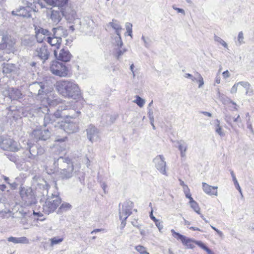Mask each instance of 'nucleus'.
<instances>
[{
  "label": "nucleus",
  "instance_id": "1",
  "mask_svg": "<svg viewBox=\"0 0 254 254\" xmlns=\"http://www.w3.org/2000/svg\"><path fill=\"white\" fill-rule=\"evenodd\" d=\"M56 89L63 96L69 99L76 100L81 96L78 85L72 80L63 79L57 81Z\"/></svg>",
  "mask_w": 254,
  "mask_h": 254
},
{
  "label": "nucleus",
  "instance_id": "2",
  "mask_svg": "<svg viewBox=\"0 0 254 254\" xmlns=\"http://www.w3.org/2000/svg\"><path fill=\"white\" fill-rule=\"evenodd\" d=\"M23 157L28 162L31 160L46 162L47 159L45 148L37 143H32L29 141L27 142L26 150L23 152Z\"/></svg>",
  "mask_w": 254,
  "mask_h": 254
},
{
  "label": "nucleus",
  "instance_id": "3",
  "mask_svg": "<svg viewBox=\"0 0 254 254\" xmlns=\"http://www.w3.org/2000/svg\"><path fill=\"white\" fill-rule=\"evenodd\" d=\"M47 9H51L50 6L58 7V10L53 9L52 11L51 18L55 24H58L64 15V7L67 2L68 0H43Z\"/></svg>",
  "mask_w": 254,
  "mask_h": 254
},
{
  "label": "nucleus",
  "instance_id": "4",
  "mask_svg": "<svg viewBox=\"0 0 254 254\" xmlns=\"http://www.w3.org/2000/svg\"><path fill=\"white\" fill-rule=\"evenodd\" d=\"M78 102L67 103L59 106L56 111V116L62 117L63 119H75L79 116L80 112L77 109Z\"/></svg>",
  "mask_w": 254,
  "mask_h": 254
},
{
  "label": "nucleus",
  "instance_id": "5",
  "mask_svg": "<svg viewBox=\"0 0 254 254\" xmlns=\"http://www.w3.org/2000/svg\"><path fill=\"white\" fill-rule=\"evenodd\" d=\"M54 165L59 166L61 170L60 176L63 179H68L71 178L73 173V165L68 158L59 157L57 160L54 159Z\"/></svg>",
  "mask_w": 254,
  "mask_h": 254
},
{
  "label": "nucleus",
  "instance_id": "6",
  "mask_svg": "<svg viewBox=\"0 0 254 254\" xmlns=\"http://www.w3.org/2000/svg\"><path fill=\"white\" fill-rule=\"evenodd\" d=\"M47 196L45 202L42 203L41 200L40 203L42 205V212L48 215L55 211L61 203L62 200L58 193L54 192L52 193L51 195H48Z\"/></svg>",
  "mask_w": 254,
  "mask_h": 254
},
{
  "label": "nucleus",
  "instance_id": "7",
  "mask_svg": "<svg viewBox=\"0 0 254 254\" xmlns=\"http://www.w3.org/2000/svg\"><path fill=\"white\" fill-rule=\"evenodd\" d=\"M19 194L25 205L29 206L36 203L37 201L36 196L31 187L20 186Z\"/></svg>",
  "mask_w": 254,
  "mask_h": 254
},
{
  "label": "nucleus",
  "instance_id": "8",
  "mask_svg": "<svg viewBox=\"0 0 254 254\" xmlns=\"http://www.w3.org/2000/svg\"><path fill=\"white\" fill-rule=\"evenodd\" d=\"M37 6L23 5L19 6L11 11V14L14 16H19L25 18L32 17V12H37Z\"/></svg>",
  "mask_w": 254,
  "mask_h": 254
},
{
  "label": "nucleus",
  "instance_id": "9",
  "mask_svg": "<svg viewBox=\"0 0 254 254\" xmlns=\"http://www.w3.org/2000/svg\"><path fill=\"white\" fill-rule=\"evenodd\" d=\"M50 70L54 75L61 77H66L69 73L68 68L65 64L58 61H53L51 63Z\"/></svg>",
  "mask_w": 254,
  "mask_h": 254
},
{
  "label": "nucleus",
  "instance_id": "10",
  "mask_svg": "<svg viewBox=\"0 0 254 254\" xmlns=\"http://www.w3.org/2000/svg\"><path fill=\"white\" fill-rule=\"evenodd\" d=\"M32 185L35 187L36 190L40 192L43 196H48L50 187L44 179L35 175L33 177Z\"/></svg>",
  "mask_w": 254,
  "mask_h": 254
},
{
  "label": "nucleus",
  "instance_id": "11",
  "mask_svg": "<svg viewBox=\"0 0 254 254\" xmlns=\"http://www.w3.org/2000/svg\"><path fill=\"white\" fill-rule=\"evenodd\" d=\"M37 113H38L39 115H41V114H44V125L45 127L48 125L53 124L56 122V119L62 118V117H57L55 116L56 111L53 115L49 114V109L47 106H41L37 109Z\"/></svg>",
  "mask_w": 254,
  "mask_h": 254
},
{
  "label": "nucleus",
  "instance_id": "12",
  "mask_svg": "<svg viewBox=\"0 0 254 254\" xmlns=\"http://www.w3.org/2000/svg\"><path fill=\"white\" fill-rule=\"evenodd\" d=\"M15 39L6 33L3 34L0 43V50L6 49L8 53H13L15 50Z\"/></svg>",
  "mask_w": 254,
  "mask_h": 254
},
{
  "label": "nucleus",
  "instance_id": "13",
  "mask_svg": "<svg viewBox=\"0 0 254 254\" xmlns=\"http://www.w3.org/2000/svg\"><path fill=\"white\" fill-rule=\"evenodd\" d=\"M0 146L3 150L11 152H17L21 147L18 142L9 137H6L0 141Z\"/></svg>",
  "mask_w": 254,
  "mask_h": 254
},
{
  "label": "nucleus",
  "instance_id": "14",
  "mask_svg": "<svg viewBox=\"0 0 254 254\" xmlns=\"http://www.w3.org/2000/svg\"><path fill=\"white\" fill-rule=\"evenodd\" d=\"M45 83L35 81L29 85V90L33 96L39 98L40 96L45 94Z\"/></svg>",
  "mask_w": 254,
  "mask_h": 254
},
{
  "label": "nucleus",
  "instance_id": "15",
  "mask_svg": "<svg viewBox=\"0 0 254 254\" xmlns=\"http://www.w3.org/2000/svg\"><path fill=\"white\" fill-rule=\"evenodd\" d=\"M2 95L11 100H17L23 98L21 91L17 88L6 87L2 91Z\"/></svg>",
  "mask_w": 254,
  "mask_h": 254
},
{
  "label": "nucleus",
  "instance_id": "16",
  "mask_svg": "<svg viewBox=\"0 0 254 254\" xmlns=\"http://www.w3.org/2000/svg\"><path fill=\"white\" fill-rule=\"evenodd\" d=\"M134 206L133 202L129 200L126 201L122 205V208L119 209L120 219L123 217L128 218L132 214V209Z\"/></svg>",
  "mask_w": 254,
  "mask_h": 254
},
{
  "label": "nucleus",
  "instance_id": "17",
  "mask_svg": "<svg viewBox=\"0 0 254 254\" xmlns=\"http://www.w3.org/2000/svg\"><path fill=\"white\" fill-rule=\"evenodd\" d=\"M153 162L155 164V168L161 174L165 175H167V172L166 171V162L165 161V158L163 155H157L153 159Z\"/></svg>",
  "mask_w": 254,
  "mask_h": 254
},
{
  "label": "nucleus",
  "instance_id": "18",
  "mask_svg": "<svg viewBox=\"0 0 254 254\" xmlns=\"http://www.w3.org/2000/svg\"><path fill=\"white\" fill-rule=\"evenodd\" d=\"M51 136V132L47 129L34 130L32 133V137L37 141L47 140Z\"/></svg>",
  "mask_w": 254,
  "mask_h": 254
},
{
  "label": "nucleus",
  "instance_id": "19",
  "mask_svg": "<svg viewBox=\"0 0 254 254\" xmlns=\"http://www.w3.org/2000/svg\"><path fill=\"white\" fill-rule=\"evenodd\" d=\"M54 55L58 61L65 63L69 62L72 57L70 52L65 48L61 49L59 54L57 51L54 50Z\"/></svg>",
  "mask_w": 254,
  "mask_h": 254
},
{
  "label": "nucleus",
  "instance_id": "20",
  "mask_svg": "<svg viewBox=\"0 0 254 254\" xmlns=\"http://www.w3.org/2000/svg\"><path fill=\"white\" fill-rule=\"evenodd\" d=\"M87 138L91 142L97 141L99 138V130L92 125H90L86 129Z\"/></svg>",
  "mask_w": 254,
  "mask_h": 254
},
{
  "label": "nucleus",
  "instance_id": "21",
  "mask_svg": "<svg viewBox=\"0 0 254 254\" xmlns=\"http://www.w3.org/2000/svg\"><path fill=\"white\" fill-rule=\"evenodd\" d=\"M35 55L44 62L48 59L50 52L48 50L47 47L45 45H43L40 47L37 48L35 52Z\"/></svg>",
  "mask_w": 254,
  "mask_h": 254
},
{
  "label": "nucleus",
  "instance_id": "22",
  "mask_svg": "<svg viewBox=\"0 0 254 254\" xmlns=\"http://www.w3.org/2000/svg\"><path fill=\"white\" fill-rule=\"evenodd\" d=\"M62 126L67 133H72L78 130V126L76 122L65 121Z\"/></svg>",
  "mask_w": 254,
  "mask_h": 254
},
{
  "label": "nucleus",
  "instance_id": "23",
  "mask_svg": "<svg viewBox=\"0 0 254 254\" xmlns=\"http://www.w3.org/2000/svg\"><path fill=\"white\" fill-rule=\"evenodd\" d=\"M176 142L178 144V148L180 151L181 157L182 158L185 157L188 147V143L184 140H177Z\"/></svg>",
  "mask_w": 254,
  "mask_h": 254
},
{
  "label": "nucleus",
  "instance_id": "24",
  "mask_svg": "<svg viewBox=\"0 0 254 254\" xmlns=\"http://www.w3.org/2000/svg\"><path fill=\"white\" fill-rule=\"evenodd\" d=\"M179 239L181 241L183 244L188 249H193L194 247L193 245L194 240L188 238L183 235H179Z\"/></svg>",
  "mask_w": 254,
  "mask_h": 254
},
{
  "label": "nucleus",
  "instance_id": "25",
  "mask_svg": "<svg viewBox=\"0 0 254 254\" xmlns=\"http://www.w3.org/2000/svg\"><path fill=\"white\" fill-rule=\"evenodd\" d=\"M217 187H213L205 183H202L203 190L207 194L217 195Z\"/></svg>",
  "mask_w": 254,
  "mask_h": 254
},
{
  "label": "nucleus",
  "instance_id": "26",
  "mask_svg": "<svg viewBox=\"0 0 254 254\" xmlns=\"http://www.w3.org/2000/svg\"><path fill=\"white\" fill-rule=\"evenodd\" d=\"M52 31L54 35L59 38H62V37H66L68 35L67 30L62 26L54 28Z\"/></svg>",
  "mask_w": 254,
  "mask_h": 254
},
{
  "label": "nucleus",
  "instance_id": "27",
  "mask_svg": "<svg viewBox=\"0 0 254 254\" xmlns=\"http://www.w3.org/2000/svg\"><path fill=\"white\" fill-rule=\"evenodd\" d=\"M67 140V137L66 136L63 137H60L57 136L55 139V145L60 147V151H63L65 150L66 147V144L65 142Z\"/></svg>",
  "mask_w": 254,
  "mask_h": 254
},
{
  "label": "nucleus",
  "instance_id": "28",
  "mask_svg": "<svg viewBox=\"0 0 254 254\" xmlns=\"http://www.w3.org/2000/svg\"><path fill=\"white\" fill-rule=\"evenodd\" d=\"M47 41L52 46H55L57 49H59L62 41V38H59L53 35V37H48Z\"/></svg>",
  "mask_w": 254,
  "mask_h": 254
},
{
  "label": "nucleus",
  "instance_id": "29",
  "mask_svg": "<svg viewBox=\"0 0 254 254\" xmlns=\"http://www.w3.org/2000/svg\"><path fill=\"white\" fill-rule=\"evenodd\" d=\"M109 24L115 30V33L117 35L121 34L122 27L119 21L117 20L113 19L112 22H109Z\"/></svg>",
  "mask_w": 254,
  "mask_h": 254
},
{
  "label": "nucleus",
  "instance_id": "30",
  "mask_svg": "<svg viewBox=\"0 0 254 254\" xmlns=\"http://www.w3.org/2000/svg\"><path fill=\"white\" fill-rule=\"evenodd\" d=\"M36 43V41L33 37L24 38L23 40H22L21 41V44L22 45L29 48L32 47L35 45Z\"/></svg>",
  "mask_w": 254,
  "mask_h": 254
},
{
  "label": "nucleus",
  "instance_id": "31",
  "mask_svg": "<svg viewBox=\"0 0 254 254\" xmlns=\"http://www.w3.org/2000/svg\"><path fill=\"white\" fill-rule=\"evenodd\" d=\"M15 69V65L13 64L4 63L2 67L3 73L8 74L12 72Z\"/></svg>",
  "mask_w": 254,
  "mask_h": 254
},
{
  "label": "nucleus",
  "instance_id": "32",
  "mask_svg": "<svg viewBox=\"0 0 254 254\" xmlns=\"http://www.w3.org/2000/svg\"><path fill=\"white\" fill-rule=\"evenodd\" d=\"M238 85L243 86L246 90V94L251 96L253 94V90L251 88V84L247 81H240L237 82Z\"/></svg>",
  "mask_w": 254,
  "mask_h": 254
},
{
  "label": "nucleus",
  "instance_id": "33",
  "mask_svg": "<svg viewBox=\"0 0 254 254\" xmlns=\"http://www.w3.org/2000/svg\"><path fill=\"white\" fill-rule=\"evenodd\" d=\"M7 116L8 118H12L14 120H17L18 119L22 117L20 115V112L18 110H9Z\"/></svg>",
  "mask_w": 254,
  "mask_h": 254
},
{
  "label": "nucleus",
  "instance_id": "34",
  "mask_svg": "<svg viewBox=\"0 0 254 254\" xmlns=\"http://www.w3.org/2000/svg\"><path fill=\"white\" fill-rule=\"evenodd\" d=\"M21 2L23 5H29L31 6H40L41 8L46 7V4L43 3L42 1H39L37 3H35L33 1V0H21Z\"/></svg>",
  "mask_w": 254,
  "mask_h": 254
},
{
  "label": "nucleus",
  "instance_id": "35",
  "mask_svg": "<svg viewBox=\"0 0 254 254\" xmlns=\"http://www.w3.org/2000/svg\"><path fill=\"white\" fill-rule=\"evenodd\" d=\"M64 16H65L67 19L72 21V19L77 18L76 12L74 10H71L70 12H64Z\"/></svg>",
  "mask_w": 254,
  "mask_h": 254
},
{
  "label": "nucleus",
  "instance_id": "36",
  "mask_svg": "<svg viewBox=\"0 0 254 254\" xmlns=\"http://www.w3.org/2000/svg\"><path fill=\"white\" fill-rule=\"evenodd\" d=\"M141 39L143 42L144 46L147 49H149L152 43V40L150 39V38L148 37H145L144 36L142 35L141 36Z\"/></svg>",
  "mask_w": 254,
  "mask_h": 254
},
{
  "label": "nucleus",
  "instance_id": "37",
  "mask_svg": "<svg viewBox=\"0 0 254 254\" xmlns=\"http://www.w3.org/2000/svg\"><path fill=\"white\" fill-rule=\"evenodd\" d=\"M118 117V115H106L105 116L103 117V119L104 118H106V120H107V124H113L115 121L117 119Z\"/></svg>",
  "mask_w": 254,
  "mask_h": 254
},
{
  "label": "nucleus",
  "instance_id": "38",
  "mask_svg": "<svg viewBox=\"0 0 254 254\" xmlns=\"http://www.w3.org/2000/svg\"><path fill=\"white\" fill-rule=\"evenodd\" d=\"M127 49L126 48L121 49V48H117L115 50V56L118 60H119L120 58L123 54L127 52Z\"/></svg>",
  "mask_w": 254,
  "mask_h": 254
},
{
  "label": "nucleus",
  "instance_id": "39",
  "mask_svg": "<svg viewBox=\"0 0 254 254\" xmlns=\"http://www.w3.org/2000/svg\"><path fill=\"white\" fill-rule=\"evenodd\" d=\"M35 30V33L36 34H38V36L42 35L43 36L45 37V36H48L50 34V32L48 30L43 28H36Z\"/></svg>",
  "mask_w": 254,
  "mask_h": 254
},
{
  "label": "nucleus",
  "instance_id": "40",
  "mask_svg": "<svg viewBox=\"0 0 254 254\" xmlns=\"http://www.w3.org/2000/svg\"><path fill=\"white\" fill-rule=\"evenodd\" d=\"M190 203V204L191 207L194 210V211L197 214H200V208L198 206V204L195 201L193 200V199H191V202Z\"/></svg>",
  "mask_w": 254,
  "mask_h": 254
},
{
  "label": "nucleus",
  "instance_id": "41",
  "mask_svg": "<svg viewBox=\"0 0 254 254\" xmlns=\"http://www.w3.org/2000/svg\"><path fill=\"white\" fill-rule=\"evenodd\" d=\"M114 44L117 48H122L123 45V43L122 40L121 34L119 35H117L115 37V41Z\"/></svg>",
  "mask_w": 254,
  "mask_h": 254
},
{
  "label": "nucleus",
  "instance_id": "42",
  "mask_svg": "<svg viewBox=\"0 0 254 254\" xmlns=\"http://www.w3.org/2000/svg\"><path fill=\"white\" fill-rule=\"evenodd\" d=\"M76 22L77 24L75 25H71L69 26V29L72 32H73L75 29L79 30L81 27V20L80 19H77L76 20Z\"/></svg>",
  "mask_w": 254,
  "mask_h": 254
},
{
  "label": "nucleus",
  "instance_id": "43",
  "mask_svg": "<svg viewBox=\"0 0 254 254\" xmlns=\"http://www.w3.org/2000/svg\"><path fill=\"white\" fill-rule=\"evenodd\" d=\"M231 175L233 179V181L234 182V184L236 188L239 191L240 193H242L241 189L240 187V185L238 182V181L236 178V176L235 175V174L234 173V171L231 170Z\"/></svg>",
  "mask_w": 254,
  "mask_h": 254
},
{
  "label": "nucleus",
  "instance_id": "44",
  "mask_svg": "<svg viewBox=\"0 0 254 254\" xmlns=\"http://www.w3.org/2000/svg\"><path fill=\"white\" fill-rule=\"evenodd\" d=\"M216 127L215 129V131L220 136H223L225 135L224 132L223 131L222 128L220 126V121L218 119L216 120Z\"/></svg>",
  "mask_w": 254,
  "mask_h": 254
},
{
  "label": "nucleus",
  "instance_id": "45",
  "mask_svg": "<svg viewBox=\"0 0 254 254\" xmlns=\"http://www.w3.org/2000/svg\"><path fill=\"white\" fill-rule=\"evenodd\" d=\"M6 157L11 162L16 163L18 160V156L12 153L5 154Z\"/></svg>",
  "mask_w": 254,
  "mask_h": 254
},
{
  "label": "nucleus",
  "instance_id": "46",
  "mask_svg": "<svg viewBox=\"0 0 254 254\" xmlns=\"http://www.w3.org/2000/svg\"><path fill=\"white\" fill-rule=\"evenodd\" d=\"M63 240L64 239L63 238L54 237L51 238L50 239V241H51V246L52 247L54 245L58 244L62 242Z\"/></svg>",
  "mask_w": 254,
  "mask_h": 254
},
{
  "label": "nucleus",
  "instance_id": "47",
  "mask_svg": "<svg viewBox=\"0 0 254 254\" xmlns=\"http://www.w3.org/2000/svg\"><path fill=\"white\" fill-rule=\"evenodd\" d=\"M214 40L215 41L220 43L224 47L227 48H228V45L220 37H218V36L215 35L214 37Z\"/></svg>",
  "mask_w": 254,
  "mask_h": 254
},
{
  "label": "nucleus",
  "instance_id": "48",
  "mask_svg": "<svg viewBox=\"0 0 254 254\" xmlns=\"http://www.w3.org/2000/svg\"><path fill=\"white\" fill-rule=\"evenodd\" d=\"M136 100L134 101V102L139 107H142L145 103V101L139 96L137 95L136 96Z\"/></svg>",
  "mask_w": 254,
  "mask_h": 254
},
{
  "label": "nucleus",
  "instance_id": "49",
  "mask_svg": "<svg viewBox=\"0 0 254 254\" xmlns=\"http://www.w3.org/2000/svg\"><path fill=\"white\" fill-rule=\"evenodd\" d=\"M29 243V241L26 237L17 238V244H28Z\"/></svg>",
  "mask_w": 254,
  "mask_h": 254
},
{
  "label": "nucleus",
  "instance_id": "50",
  "mask_svg": "<svg viewBox=\"0 0 254 254\" xmlns=\"http://www.w3.org/2000/svg\"><path fill=\"white\" fill-rule=\"evenodd\" d=\"M132 25L130 23L127 22L126 24V28L127 30V32L128 33V35L132 37Z\"/></svg>",
  "mask_w": 254,
  "mask_h": 254
},
{
  "label": "nucleus",
  "instance_id": "51",
  "mask_svg": "<svg viewBox=\"0 0 254 254\" xmlns=\"http://www.w3.org/2000/svg\"><path fill=\"white\" fill-rule=\"evenodd\" d=\"M71 206L69 203L64 202L62 204L60 207V209L62 211H66L70 209Z\"/></svg>",
  "mask_w": 254,
  "mask_h": 254
},
{
  "label": "nucleus",
  "instance_id": "52",
  "mask_svg": "<svg viewBox=\"0 0 254 254\" xmlns=\"http://www.w3.org/2000/svg\"><path fill=\"white\" fill-rule=\"evenodd\" d=\"M136 250L139 252L141 254H149V253L147 252L145 250V248L142 246L138 245L135 247Z\"/></svg>",
  "mask_w": 254,
  "mask_h": 254
},
{
  "label": "nucleus",
  "instance_id": "53",
  "mask_svg": "<svg viewBox=\"0 0 254 254\" xmlns=\"http://www.w3.org/2000/svg\"><path fill=\"white\" fill-rule=\"evenodd\" d=\"M53 165V168H49L48 167H46L45 170L47 174L50 175L54 174L56 171L57 168H59V166H55L54 164Z\"/></svg>",
  "mask_w": 254,
  "mask_h": 254
},
{
  "label": "nucleus",
  "instance_id": "54",
  "mask_svg": "<svg viewBox=\"0 0 254 254\" xmlns=\"http://www.w3.org/2000/svg\"><path fill=\"white\" fill-rule=\"evenodd\" d=\"M194 243L201 248L204 251H206L208 248L201 241H194Z\"/></svg>",
  "mask_w": 254,
  "mask_h": 254
},
{
  "label": "nucleus",
  "instance_id": "55",
  "mask_svg": "<svg viewBox=\"0 0 254 254\" xmlns=\"http://www.w3.org/2000/svg\"><path fill=\"white\" fill-rule=\"evenodd\" d=\"M234 118H233L231 115H227L225 116V120L227 122V124L230 125L232 128H234V127L232 124V121L233 120Z\"/></svg>",
  "mask_w": 254,
  "mask_h": 254
},
{
  "label": "nucleus",
  "instance_id": "56",
  "mask_svg": "<svg viewBox=\"0 0 254 254\" xmlns=\"http://www.w3.org/2000/svg\"><path fill=\"white\" fill-rule=\"evenodd\" d=\"M18 180V178H16L15 179V180L13 181H12L10 185H9V187L11 189H12V190H14L15 189H16L18 186V184L17 182V180Z\"/></svg>",
  "mask_w": 254,
  "mask_h": 254
},
{
  "label": "nucleus",
  "instance_id": "57",
  "mask_svg": "<svg viewBox=\"0 0 254 254\" xmlns=\"http://www.w3.org/2000/svg\"><path fill=\"white\" fill-rule=\"evenodd\" d=\"M244 34L242 31H241L239 33L238 36V41L239 42V45H241V44L244 43L243 39H244Z\"/></svg>",
  "mask_w": 254,
  "mask_h": 254
},
{
  "label": "nucleus",
  "instance_id": "58",
  "mask_svg": "<svg viewBox=\"0 0 254 254\" xmlns=\"http://www.w3.org/2000/svg\"><path fill=\"white\" fill-rule=\"evenodd\" d=\"M156 226L158 228L159 231L161 232V230L163 229V225L162 221H160L159 220H157V221L154 222Z\"/></svg>",
  "mask_w": 254,
  "mask_h": 254
},
{
  "label": "nucleus",
  "instance_id": "59",
  "mask_svg": "<svg viewBox=\"0 0 254 254\" xmlns=\"http://www.w3.org/2000/svg\"><path fill=\"white\" fill-rule=\"evenodd\" d=\"M147 110H148L147 114H148V117L149 120L154 119L153 110L151 108H149V107L147 108Z\"/></svg>",
  "mask_w": 254,
  "mask_h": 254
},
{
  "label": "nucleus",
  "instance_id": "60",
  "mask_svg": "<svg viewBox=\"0 0 254 254\" xmlns=\"http://www.w3.org/2000/svg\"><path fill=\"white\" fill-rule=\"evenodd\" d=\"M36 37L37 39L36 43H42L44 39L45 38V36H43L42 35H39L38 36V34H36Z\"/></svg>",
  "mask_w": 254,
  "mask_h": 254
},
{
  "label": "nucleus",
  "instance_id": "61",
  "mask_svg": "<svg viewBox=\"0 0 254 254\" xmlns=\"http://www.w3.org/2000/svg\"><path fill=\"white\" fill-rule=\"evenodd\" d=\"M238 84V83H236L234 84L231 89L230 92L232 94L236 93L237 91Z\"/></svg>",
  "mask_w": 254,
  "mask_h": 254
},
{
  "label": "nucleus",
  "instance_id": "62",
  "mask_svg": "<svg viewBox=\"0 0 254 254\" xmlns=\"http://www.w3.org/2000/svg\"><path fill=\"white\" fill-rule=\"evenodd\" d=\"M39 207L40 209V210L38 212H36L35 210H33V215H35V216H37L38 217H42L43 215L42 214L43 212H42V207L41 208L40 206H39Z\"/></svg>",
  "mask_w": 254,
  "mask_h": 254
},
{
  "label": "nucleus",
  "instance_id": "63",
  "mask_svg": "<svg viewBox=\"0 0 254 254\" xmlns=\"http://www.w3.org/2000/svg\"><path fill=\"white\" fill-rule=\"evenodd\" d=\"M184 77L188 78H190L192 81H195L197 80L196 78H194V76L190 73H186L184 75Z\"/></svg>",
  "mask_w": 254,
  "mask_h": 254
},
{
  "label": "nucleus",
  "instance_id": "64",
  "mask_svg": "<svg viewBox=\"0 0 254 254\" xmlns=\"http://www.w3.org/2000/svg\"><path fill=\"white\" fill-rule=\"evenodd\" d=\"M173 8L174 10H176L178 13H181L183 15L185 14V10L181 8H178L177 7H175V6H173Z\"/></svg>",
  "mask_w": 254,
  "mask_h": 254
}]
</instances>
